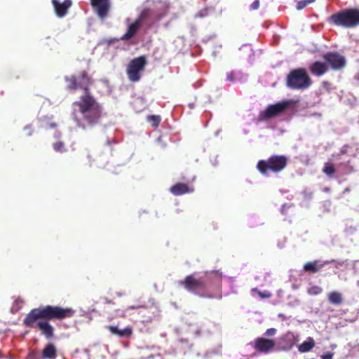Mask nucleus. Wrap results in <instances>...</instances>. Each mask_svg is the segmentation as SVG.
Here are the masks:
<instances>
[{
    "label": "nucleus",
    "instance_id": "1",
    "mask_svg": "<svg viewBox=\"0 0 359 359\" xmlns=\"http://www.w3.org/2000/svg\"><path fill=\"white\" fill-rule=\"evenodd\" d=\"M65 81L67 89L76 90L79 88L84 91L79 101L73 102L72 116L79 128L86 129L97 125L103 116L102 105L90 93V86L93 79L86 70L80 72L77 75L66 76Z\"/></svg>",
    "mask_w": 359,
    "mask_h": 359
},
{
    "label": "nucleus",
    "instance_id": "2",
    "mask_svg": "<svg viewBox=\"0 0 359 359\" xmlns=\"http://www.w3.org/2000/svg\"><path fill=\"white\" fill-rule=\"evenodd\" d=\"M75 310L69 307L46 305L32 309L23 320V324L29 327H37L46 339H50L54 336V327L50 320H63L72 318Z\"/></svg>",
    "mask_w": 359,
    "mask_h": 359
},
{
    "label": "nucleus",
    "instance_id": "3",
    "mask_svg": "<svg viewBox=\"0 0 359 359\" xmlns=\"http://www.w3.org/2000/svg\"><path fill=\"white\" fill-rule=\"evenodd\" d=\"M222 280V273L218 271H207L202 276L195 273L187 276L179 283L187 291L205 298H214V295L207 292L212 285H219Z\"/></svg>",
    "mask_w": 359,
    "mask_h": 359
},
{
    "label": "nucleus",
    "instance_id": "4",
    "mask_svg": "<svg viewBox=\"0 0 359 359\" xmlns=\"http://www.w3.org/2000/svg\"><path fill=\"white\" fill-rule=\"evenodd\" d=\"M329 22L344 28H353L359 25V8H349L332 14Z\"/></svg>",
    "mask_w": 359,
    "mask_h": 359
},
{
    "label": "nucleus",
    "instance_id": "5",
    "mask_svg": "<svg viewBox=\"0 0 359 359\" xmlns=\"http://www.w3.org/2000/svg\"><path fill=\"white\" fill-rule=\"evenodd\" d=\"M288 164V158L285 155H272L266 160H260L257 164L259 172L266 175L269 172L279 173L284 170Z\"/></svg>",
    "mask_w": 359,
    "mask_h": 359
},
{
    "label": "nucleus",
    "instance_id": "6",
    "mask_svg": "<svg viewBox=\"0 0 359 359\" xmlns=\"http://www.w3.org/2000/svg\"><path fill=\"white\" fill-rule=\"evenodd\" d=\"M311 79L304 68L295 69L287 76V86L292 89H305L311 85Z\"/></svg>",
    "mask_w": 359,
    "mask_h": 359
},
{
    "label": "nucleus",
    "instance_id": "7",
    "mask_svg": "<svg viewBox=\"0 0 359 359\" xmlns=\"http://www.w3.org/2000/svg\"><path fill=\"white\" fill-rule=\"evenodd\" d=\"M147 59L144 56H140L133 59L128 63L126 74L131 82H137L140 80L142 72L147 65Z\"/></svg>",
    "mask_w": 359,
    "mask_h": 359
},
{
    "label": "nucleus",
    "instance_id": "8",
    "mask_svg": "<svg viewBox=\"0 0 359 359\" xmlns=\"http://www.w3.org/2000/svg\"><path fill=\"white\" fill-rule=\"evenodd\" d=\"M323 58L328 66V69L333 71H340L343 69L346 65V60L344 55L337 51H330L323 55Z\"/></svg>",
    "mask_w": 359,
    "mask_h": 359
},
{
    "label": "nucleus",
    "instance_id": "9",
    "mask_svg": "<svg viewBox=\"0 0 359 359\" xmlns=\"http://www.w3.org/2000/svg\"><path fill=\"white\" fill-rule=\"evenodd\" d=\"M290 105V102L284 101L269 105L264 111L259 113V119L268 120L284 113Z\"/></svg>",
    "mask_w": 359,
    "mask_h": 359
},
{
    "label": "nucleus",
    "instance_id": "10",
    "mask_svg": "<svg viewBox=\"0 0 359 359\" xmlns=\"http://www.w3.org/2000/svg\"><path fill=\"white\" fill-rule=\"evenodd\" d=\"M90 4L97 15L101 19H105L111 9L110 0H90Z\"/></svg>",
    "mask_w": 359,
    "mask_h": 359
},
{
    "label": "nucleus",
    "instance_id": "11",
    "mask_svg": "<svg viewBox=\"0 0 359 359\" xmlns=\"http://www.w3.org/2000/svg\"><path fill=\"white\" fill-rule=\"evenodd\" d=\"M276 346L273 339H269L264 337L257 338L253 343V348L258 353H269L272 351Z\"/></svg>",
    "mask_w": 359,
    "mask_h": 359
},
{
    "label": "nucleus",
    "instance_id": "12",
    "mask_svg": "<svg viewBox=\"0 0 359 359\" xmlns=\"http://www.w3.org/2000/svg\"><path fill=\"white\" fill-rule=\"evenodd\" d=\"M51 2L55 14L59 18L65 17L67 13L68 9L72 6L71 0H64L62 3H60L58 0H52Z\"/></svg>",
    "mask_w": 359,
    "mask_h": 359
},
{
    "label": "nucleus",
    "instance_id": "13",
    "mask_svg": "<svg viewBox=\"0 0 359 359\" xmlns=\"http://www.w3.org/2000/svg\"><path fill=\"white\" fill-rule=\"evenodd\" d=\"M328 70L327 65L320 61H316L309 67L310 72L318 77L324 75Z\"/></svg>",
    "mask_w": 359,
    "mask_h": 359
},
{
    "label": "nucleus",
    "instance_id": "14",
    "mask_svg": "<svg viewBox=\"0 0 359 359\" xmlns=\"http://www.w3.org/2000/svg\"><path fill=\"white\" fill-rule=\"evenodd\" d=\"M170 191L175 196H180L185 194L192 193L194 188L187 184L177 183L170 188Z\"/></svg>",
    "mask_w": 359,
    "mask_h": 359
},
{
    "label": "nucleus",
    "instance_id": "15",
    "mask_svg": "<svg viewBox=\"0 0 359 359\" xmlns=\"http://www.w3.org/2000/svg\"><path fill=\"white\" fill-rule=\"evenodd\" d=\"M107 329L112 334L116 335L121 338H128L130 337L133 334V328L130 326H128L124 329L121 330L116 325H109Z\"/></svg>",
    "mask_w": 359,
    "mask_h": 359
},
{
    "label": "nucleus",
    "instance_id": "16",
    "mask_svg": "<svg viewBox=\"0 0 359 359\" xmlns=\"http://www.w3.org/2000/svg\"><path fill=\"white\" fill-rule=\"evenodd\" d=\"M140 25V20H135L133 23L128 26L127 32L121 36V39L123 41H128L138 31Z\"/></svg>",
    "mask_w": 359,
    "mask_h": 359
},
{
    "label": "nucleus",
    "instance_id": "17",
    "mask_svg": "<svg viewBox=\"0 0 359 359\" xmlns=\"http://www.w3.org/2000/svg\"><path fill=\"white\" fill-rule=\"evenodd\" d=\"M323 264H319L318 261L314 260L305 263L303 269L306 272L315 273L319 271L323 267Z\"/></svg>",
    "mask_w": 359,
    "mask_h": 359
},
{
    "label": "nucleus",
    "instance_id": "18",
    "mask_svg": "<svg viewBox=\"0 0 359 359\" xmlns=\"http://www.w3.org/2000/svg\"><path fill=\"white\" fill-rule=\"evenodd\" d=\"M56 355V348L53 344H47L42 351L43 359H55Z\"/></svg>",
    "mask_w": 359,
    "mask_h": 359
},
{
    "label": "nucleus",
    "instance_id": "19",
    "mask_svg": "<svg viewBox=\"0 0 359 359\" xmlns=\"http://www.w3.org/2000/svg\"><path fill=\"white\" fill-rule=\"evenodd\" d=\"M315 346V341L313 338L308 337L306 341L301 344L299 347V351L306 353L310 351Z\"/></svg>",
    "mask_w": 359,
    "mask_h": 359
},
{
    "label": "nucleus",
    "instance_id": "20",
    "mask_svg": "<svg viewBox=\"0 0 359 359\" xmlns=\"http://www.w3.org/2000/svg\"><path fill=\"white\" fill-rule=\"evenodd\" d=\"M328 300L333 304L339 305L343 302L342 295L338 292H332L328 296Z\"/></svg>",
    "mask_w": 359,
    "mask_h": 359
},
{
    "label": "nucleus",
    "instance_id": "21",
    "mask_svg": "<svg viewBox=\"0 0 359 359\" xmlns=\"http://www.w3.org/2000/svg\"><path fill=\"white\" fill-rule=\"evenodd\" d=\"M336 170L334 168V166L332 163H325L324 164V167H323V172L327 176H332L334 172H335Z\"/></svg>",
    "mask_w": 359,
    "mask_h": 359
},
{
    "label": "nucleus",
    "instance_id": "22",
    "mask_svg": "<svg viewBox=\"0 0 359 359\" xmlns=\"http://www.w3.org/2000/svg\"><path fill=\"white\" fill-rule=\"evenodd\" d=\"M147 119L154 128H157L159 126L161 121L160 116L156 115L148 116Z\"/></svg>",
    "mask_w": 359,
    "mask_h": 359
},
{
    "label": "nucleus",
    "instance_id": "23",
    "mask_svg": "<svg viewBox=\"0 0 359 359\" xmlns=\"http://www.w3.org/2000/svg\"><path fill=\"white\" fill-rule=\"evenodd\" d=\"M53 149L57 151V152H64L65 151V144L63 142H61V141H58V142H55L53 144Z\"/></svg>",
    "mask_w": 359,
    "mask_h": 359
},
{
    "label": "nucleus",
    "instance_id": "24",
    "mask_svg": "<svg viewBox=\"0 0 359 359\" xmlns=\"http://www.w3.org/2000/svg\"><path fill=\"white\" fill-rule=\"evenodd\" d=\"M316 0H302L297 2V9L302 10L307 6L308 4L315 2Z\"/></svg>",
    "mask_w": 359,
    "mask_h": 359
},
{
    "label": "nucleus",
    "instance_id": "25",
    "mask_svg": "<svg viewBox=\"0 0 359 359\" xmlns=\"http://www.w3.org/2000/svg\"><path fill=\"white\" fill-rule=\"evenodd\" d=\"M322 292V289L317 286L314 285L308 289V293L311 295H317Z\"/></svg>",
    "mask_w": 359,
    "mask_h": 359
},
{
    "label": "nucleus",
    "instance_id": "26",
    "mask_svg": "<svg viewBox=\"0 0 359 359\" xmlns=\"http://www.w3.org/2000/svg\"><path fill=\"white\" fill-rule=\"evenodd\" d=\"M149 9H144L141 12L139 18L136 20H140V23H141V22L143 20L146 19L149 16Z\"/></svg>",
    "mask_w": 359,
    "mask_h": 359
},
{
    "label": "nucleus",
    "instance_id": "27",
    "mask_svg": "<svg viewBox=\"0 0 359 359\" xmlns=\"http://www.w3.org/2000/svg\"><path fill=\"white\" fill-rule=\"evenodd\" d=\"M258 294L262 299H268L271 297V293L269 291L258 292Z\"/></svg>",
    "mask_w": 359,
    "mask_h": 359
},
{
    "label": "nucleus",
    "instance_id": "28",
    "mask_svg": "<svg viewBox=\"0 0 359 359\" xmlns=\"http://www.w3.org/2000/svg\"><path fill=\"white\" fill-rule=\"evenodd\" d=\"M276 332L277 330L275 328H269L266 330L264 335L266 337L273 336Z\"/></svg>",
    "mask_w": 359,
    "mask_h": 359
},
{
    "label": "nucleus",
    "instance_id": "29",
    "mask_svg": "<svg viewBox=\"0 0 359 359\" xmlns=\"http://www.w3.org/2000/svg\"><path fill=\"white\" fill-rule=\"evenodd\" d=\"M259 1L255 0L250 6V9L251 10H257L259 8Z\"/></svg>",
    "mask_w": 359,
    "mask_h": 359
},
{
    "label": "nucleus",
    "instance_id": "30",
    "mask_svg": "<svg viewBox=\"0 0 359 359\" xmlns=\"http://www.w3.org/2000/svg\"><path fill=\"white\" fill-rule=\"evenodd\" d=\"M146 306L144 305H132L128 307V309L130 310H134V309H145Z\"/></svg>",
    "mask_w": 359,
    "mask_h": 359
},
{
    "label": "nucleus",
    "instance_id": "31",
    "mask_svg": "<svg viewBox=\"0 0 359 359\" xmlns=\"http://www.w3.org/2000/svg\"><path fill=\"white\" fill-rule=\"evenodd\" d=\"M227 79L230 81H234L235 78H234L233 72H230V73L227 74Z\"/></svg>",
    "mask_w": 359,
    "mask_h": 359
},
{
    "label": "nucleus",
    "instance_id": "32",
    "mask_svg": "<svg viewBox=\"0 0 359 359\" xmlns=\"http://www.w3.org/2000/svg\"><path fill=\"white\" fill-rule=\"evenodd\" d=\"M333 353H327L326 354H324L322 358L323 359H332Z\"/></svg>",
    "mask_w": 359,
    "mask_h": 359
},
{
    "label": "nucleus",
    "instance_id": "33",
    "mask_svg": "<svg viewBox=\"0 0 359 359\" xmlns=\"http://www.w3.org/2000/svg\"><path fill=\"white\" fill-rule=\"evenodd\" d=\"M25 130L28 131L27 135H32V127L31 126H27L25 127Z\"/></svg>",
    "mask_w": 359,
    "mask_h": 359
},
{
    "label": "nucleus",
    "instance_id": "34",
    "mask_svg": "<svg viewBox=\"0 0 359 359\" xmlns=\"http://www.w3.org/2000/svg\"><path fill=\"white\" fill-rule=\"evenodd\" d=\"M104 302L106 304H114V302L111 301V300H109L108 299L105 298L104 299Z\"/></svg>",
    "mask_w": 359,
    "mask_h": 359
},
{
    "label": "nucleus",
    "instance_id": "35",
    "mask_svg": "<svg viewBox=\"0 0 359 359\" xmlns=\"http://www.w3.org/2000/svg\"><path fill=\"white\" fill-rule=\"evenodd\" d=\"M57 127V124L55 123H50V128H55Z\"/></svg>",
    "mask_w": 359,
    "mask_h": 359
},
{
    "label": "nucleus",
    "instance_id": "36",
    "mask_svg": "<svg viewBox=\"0 0 359 359\" xmlns=\"http://www.w3.org/2000/svg\"><path fill=\"white\" fill-rule=\"evenodd\" d=\"M180 341H181V342H187V341H188V340H187V339H180Z\"/></svg>",
    "mask_w": 359,
    "mask_h": 359
}]
</instances>
